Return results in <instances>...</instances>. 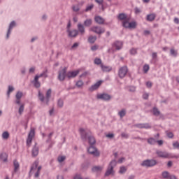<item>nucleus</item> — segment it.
Wrapping results in <instances>:
<instances>
[{
    "label": "nucleus",
    "mask_w": 179,
    "mask_h": 179,
    "mask_svg": "<svg viewBox=\"0 0 179 179\" xmlns=\"http://www.w3.org/2000/svg\"><path fill=\"white\" fill-rule=\"evenodd\" d=\"M167 136L168 138H174V134H173V132H169L167 133Z\"/></svg>",
    "instance_id": "052dcab7"
},
{
    "label": "nucleus",
    "mask_w": 179,
    "mask_h": 179,
    "mask_svg": "<svg viewBox=\"0 0 179 179\" xmlns=\"http://www.w3.org/2000/svg\"><path fill=\"white\" fill-rule=\"evenodd\" d=\"M103 169L104 166H95L92 167V171L93 173H101Z\"/></svg>",
    "instance_id": "2eb2a0df"
},
{
    "label": "nucleus",
    "mask_w": 179,
    "mask_h": 179,
    "mask_svg": "<svg viewBox=\"0 0 179 179\" xmlns=\"http://www.w3.org/2000/svg\"><path fill=\"white\" fill-rule=\"evenodd\" d=\"M35 134H36V131H34V129H31L27 138V146L28 148H30L31 146V142H33V138H34Z\"/></svg>",
    "instance_id": "7ed1b4c3"
},
{
    "label": "nucleus",
    "mask_w": 179,
    "mask_h": 179,
    "mask_svg": "<svg viewBox=\"0 0 179 179\" xmlns=\"http://www.w3.org/2000/svg\"><path fill=\"white\" fill-rule=\"evenodd\" d=\"M170 54L171 55H172V57H177L178 52H177V50H175L174 48H171L170 50Z\"/></svg>",
    "instance_id": "79ce46f5"
},
{
    "label": "nucleus",
    "mask_w": 179,
    "mask_h": 179,
    "mask_svg": "<svg viewBox=\"0 0 179 179\" xmlns=\"http://www.w3.org/2000/svg\"><path fill=\"white\" fill-rule=\"evenodd\" d=\"M78 29L79 33H80V34L82 36H83V34H85V26H83V24L79 23V24H78Z\"/></svg>",
    "instance_id": "5701e85b"
},
{
    "label": "nucleus",
    "mask_w": 179,
    "mask_h": 179,
    "mask_svg": "<svg viewBox=\"0 0 179 179\" xmlns=\"http://www.w3.org/2000/svg\"><path fill=\"white\" fill-rule=\"evenodd\" d=\"M101 83H103V80L97 81L95 84L89 88L90 92H94V90H97V89L101 86Z\"/></svg>",
    "instance_id": "9b49d317"
},
{
    "label": "nucleus",
    "mask_w": 179,
    "mask_h": 179,
    "mask_svg": "<svg viewBox=\"0 0 179 179\" xmlns=\"http://www.w3.org/2000/svg\"><path fill=\"white\" fill-rule=\"evenodd\" d=\"M168 179H177L174 175H169V177Z\"/></svg>",
    "instance_id": "774afa93"
},
{
    "label": "nucleus",
    "mask_w": 179,
    "mask_h": 179,
    "mask_svg": "<svg viewBox=\"0 0 179 179\" xmlns=\"http://www.w3.org/2000/svg\"><path fill=\"white\" fill-rule=\"evenodd\" d=\"M48 70L45 69V71H43L41 74L39 75H36L35 76H37L38 79H40V78H48Z\"/></svg>",
    "instance_id": "4be33fe9"
},
{
    "label": "nucleus",
    "mask_w": 179,
    "mask_h": 179,
    "mask_svg": "<svg viewBox=\"0 0 179 179\" xmlns=\"http://www.w3.org/2000/svg\"><path fill=\"white\" fill-rule=\"evenodd\" d=\"M67 68L64 67L63 69L59 71V74H58V79L59 80H60V82H64V80H65V78H67V73H66V71H67Z\"/></svg>",
    "instance_id": "423d86ee"
},
{
    "label": "nucleus",
    "mask_w": 179,
    "mask_h": 179,
    "mask_svg": "<svg viewBox=\"0 0 179 179\" xmlns=\"http://www.w3.org/2000/svg\"><path fill=\"white\" fill-rule=\"evenodd\" d=\"M72 9L73 12H79V10H80V8H79V6H73Z\"/></svg>",
    "instance_id": "de8ad7c7"
},
{
    "label": "nucleus",
    "mask_w": 179,
    "mask_h": 179,
    "mask_svg": "<svg viewBox=\"0 0 179 179\" xmlns=\"http://www.w3.org/2000/svg\"><path fill=\"white\" fill-rule=\"evenodd\" d=\"M32 83L36 89H38V87H41V83L40 81H38V77L35 76L34 80L32 81Z\"/></svg>",
    "instance_id": "f3484780"
},
{
    "label": "nucleus",
    "mask_w": 179,
    "mask_h": 179,
    "mask_svg": "<svg viewBox=\"0 0 179 179\" xmlns=\"http://www.w3.org/2000/svg\"><path fill=\"white\" fill-rule=\"evenodd\" d=\"M155 19H156V14L155 13L148 14L146 17L147 22H153Z\"/></svg>",
    "instance_id": "aec40b11"
},
{
    "label": "nucleus",
    "mask_w": 179,
    "mask_h": 179,
    "mask_svg": "<svg viewBox=\"0 0 179 179\" xmlns=\"http://www.w3.org/2000/svg\"><path fill=\"white\" fill-rule=\"evenodd\" d=\"M101 69L103 72H111V71H113V68H111V66H105L104 64H101Z\"/></svg>",
    "instance_id": "412c9836"
},
{
    "label": "nucleus",
    "mask_w": 179,
    "mask_h": 179,
    "mask_svg": "<svg viewBox=\"0 0 179 179\" xmlns=\"http://www.w3.org/2000/svg\"><path fill=\"white\" fill-rule=\"evenodd\" d=\"M93 8H94V5H93V4L87 6L85 9V12H89V10H92V9H93Z\"/></svg>",
    "instance_id": "09e8293b"
},
{
    "label": "nucleus",
    "mask_w": 179,
    "mask_h": 179,
    "mask_svg": "<svg viewBox=\"0 0 179 179\" xmlns=\"http://www.w3.org/2000/svg\"><path fill=\"white\" fill-rule=\"evenodd\" d=\"M16 27V22L15 21H12L10 23V25L8 27V30H10L11 31L12 29H13V27Z\"/></svg>",
    "instance_id": "58836bf2"
},
{
    "label": "nucleus",
    "mask_w": 179,
    "mask_h": 179,
    "mask_svg": "<svg viewBox=\"0 0 179 179\" xmlns=\"http://www.w3.org/2000/svg\"><path fill=\"white\" fill-rule=\"evenodd\" d=\"M13 90H15V88H13V86L9 85L8 90L7 92V95L8 97H9V96H10V93H12V92H13Z\"/></svg>",
    "instance_id": "37998d69"
},
{
    "label": "nucleus",
    "mask_w": 179,
    "mask_h": 179,
    "mask_svg": "<svg viewBox=\"0 0 179 179\" xmlns=\"http://www.w3.org/2000/svg\"><path fill=\"white\" fill-rule=\"evenodd\" d=\"M67 33H69V37H76V36L79 34V31L77 29H74L73 31L67 29Z\"/></svg>",
    "instance_id": "6ab92c4d"
},
{
    "label": "nucleus",
    "mask_w": 179,
    "mask_h": 179,
    "mask_svg": "<svg viewBox=\"0 0 179 179\" xmlns=\"http://www.w3.org/2000/svg\"><path fill=\"white\" fill-rule=\"evenodd\" d=\"M173 146L174 149H179V143H178V141H176V142L173 143Z\"/></svg>",
    "instance_id": "5fc2aeb1"
},
{
    "label": "nucleus",
    "mask_w": 179,
    "mask_h": 179,
    "mask_svg": "<svg viewBox=\"0 0 179 179\" xmlns=\"http://www.w3.org/2000/svg\"><path fill=\"white\" fill-rule=\"evenodd\" d=\"M59 163H62V162H64L65 161V157H59L57 159Z\"/></svg>",
    "instance_id": "0e129e2a"
},
{
    "label": "nucleus",
    "mask_w": 179,
    "mask_h": 179,
    "mask_svg": "<svg viewBox=\"0 0 179 179\" xmlns=\"http://www.w3.org/2000/svg\"><path fill=\"white\" fill-rule=\"evenodd\" d=\"M94 20H95L96 23H97L98 24H104V22H106L104 18H103V17L99 16V15L96 16L94 17Z\"/></svg>",
    "instance_id": "a211bd4d"
},
{
    "label": "nucleus",
    "mask_w": 179,
    "mask_h": 179,
    "mask_svg": "<svg viewBox=\"0 0 179 179\" xmlns=\"http://www.w3.org/2000/svg\"><path fill=\"white\" fill-rule=\"evenodd\" d=\"M136 88L134 86L129 87V92H136Z\"/></svg>",
    "instance_id": "13d9d810"
},
{
    "label": "nucleus",
    "mask_w": 179,
    "mask_h": 179,
    "mask_svg": "<svg viewBox=\"0 0 179 179\" xmlns=\"http://www.w3.org/2000/svg\"><path fill=\"white\" fill-rule=\"evenodd\" d=\"M162 177L164 179H169V178L170 177V173L167 171H164L162 173Z\"/></svg>",
    "instance_id": "a19ab883"
},
{
    "label": "nucleus",
    "mask_w": 179,
    "mask_h": 179,
    "mask_svg": "<svg viewBox=\"0 0 179 179\" xmlns=\"http://www.w3.org/2000/svg\"><path fill=\"white\" fill-rule=\"evenodd\" d=\"M143 34H144V36H149V34H150V31H149V30H145V31H143Z\"/></svg>",
    "instance_id": "69168bd1"
},
{
    "label": "nucleus",
    "mask_w": 179,
    "mask_h": 179,
    "mask_svg": "<svg viewBox=\"0 0 179 179\" xmlns=\"http://www.w3.org/2000/svg\"><path fill=\"white\" fill-rule=\"evenodd\" d=\"M137 52H138V51H137V50L135 49V48H131V49L130 50V54H131V55H135L136 54H137Z\"/></svg>",
    "instance_id": "864d4df0"
},
{
    "label": "nucleus",
    "mask_w": 179,
    "mask_h": 179,
    "mask_svg": "<svg viewBox=\"0 0 179 179\" xmlns=\"http://www.w3.org/2000/svg\"><path fill=\"white\" fill-rule=\"evenodd\" d=\"M98 49H99V46H97L96 45L91 47L92 51H96V50H98Z\"/></svg>",
    "instance_id": "680f3d73"
},
{
    "label": "nucleus",
    "mask_w": 179,
    "mask_h": 179,
    "mask_svg": "<svg viewBox=\"0 0 179 179\" xmlns=\"http://www.w3.org/2000/svg\"><path fill=\"white\" fill-rule=\"evenodd\" d=\"M92 19H87L85 22H84V26H85V27H90V26H92Z\"/></svg>",
    "instance_id": "7c9ffc66"
},
{
    "label": "nucleus",
    "mask_w": 179,
    "mask_h": 179,
    "mask_svg": "<svg viewBox=\"0 0 179 179\" xmlns=\"http://www.w3.org/2000/svg\"><path fill=\"white\" fill-rule=\"evenodd\" d=\"M15 97L16 99H22V97H23V93L22 92H17Z\"/></svg>",
    "instance_id": "a18cd8bd"
},
{
    "label": "nucleus",
    "mask_w": 179,
    "mask_h": 179,
    "mask_svg": "<svg viewBox=\"0 0 179 179\" xmlns=\"http://www.w3.org/2000/svg\"><path fill=\"white\" fill-rule=\"evenodd\" d=\"M40 171H41V166H38V168H37V171H36V173H35V177H39V176H40Z\"/></svg>",
    "instance_id": "3c124183"
},
{
    "label": "nucleus",
    "mask_w": 179,
    "mask_h": 179,
    "mask_svg": "<svg viewBox=\"0 0 179 179\" xmlns=\"http://www.w3.org/2000/svg\"><path fill=\"white\" fill-rule=\"evenodd\" d=\"M156 164H157L156 160L147 159L141 164V166H143L144 167H153V166H156Z\"/></svg>",
    "instance_id": "1a4fd4ad"
},
{
    "label": "nucleus",
    "mask_w": 179,
    "mask_h": 179,
    "mask_svg": "<svg viewBox=\"0 0 179 179\" xmlns=\"http://www.w3.org/2000/svg\"><path fill=\"white\" fill-rule=\"evenodd\" d=\"M57 106L58 107H59V108H62L64 107V100H62V99H59L57 101Z\"/></svg>",
    "instance_id": "e433bc0d"
},
{
    "label": "nucleus",
    "mask_w": 179,
    "mask_h": 179,
    "mask_svg": "<svg viewBox=\"0 0 179 179\" xmlns=\"http://www.w3.org/2000/svg\"><path fill=\"white\" fill-rule=\"evenodd\" d=\"M112 47L118 51L122 48V42L116 41L112 44Z\"/></svg>",
    "instance_id": "f8f14e48"
},
{
    "label": "nucleus",
    "mask_w": 179,
    "mask_h": 179,
    "mask_svg": "<svg viewBox=\"0 0 179 179\" xmlns=\"http://www.w3.org/2000/svg\"><path fill=\"white\" fill-rule=\"evenodd\" d=\"M96 98L99 100H103V101H110L112 96L107 93H102L97 94Z\"/></svg>",
    "instance_id": "0eeeda50"
},
{
    "label": "nucleus",
    "mask_w": 179,
    "mask_h": 179,
    "mask_svg": "<svg viewBox=\"0 0 179 179\" xmlns=\"http://www.w3.org/2000/svg\"><path fill=\"white\" fill-rule=\"evenodd\" d=\"M94 63L95 64V65H100V66L103 65V63L101 62V59L97 57L94 59Z\"/></svg>",
    "instance_id": "72a5a7b5"
},
{
    "label": "nucleus",
    "mask_w": 179,
    "mask_h": 179,
    "mask_svg": "<svg viewBox=\"0 0 179 179\" xmlns=\"http://www.w3.org/2000/svg\"><path fill=\"white\" fill-rule=\"evenodd\" d=\"M152 82H150V81H148L147 83H146V86H147V87H148L149 89H150V87H152Z\"/></svg>",
    "instance_id": "bf43d9fd"
},
{
    "label": "nucleus",
    "mask_w": 179,
    "mask_h": 179,
    "mask_svg": "<svg viewBox=\"0 0 179 179\" xmlns=\"http://www.w3.org/2000/svg\"><path fill=\"white\" fill-rule=\"evenodd\" d=\"M91 134L92 132L86 131L83 128L80 129V135L81 136L82 141L86 142V141L88 139V143L90 144V146H93V145H96V138Z\"/></svg>",
    "instance_id": "f257e3e1"
},
{
    "label": "nucleus",
    "mask_w": 179,
    "mask_h": 179,
    "mask_svg": "<svg viewBox=\"0 0 179 179\" xmlns=\"http://www.w3.org/2000/svg\"><path fill=\"white\" fill-rule=\"evenodd\" d=\"M78 47H79V43H75L71 46V50H75V48H78Z\"/></svg>",
    "instance_id": "4d7b16f0"
},
{
    "label": "nucleus",
    "mask_w": 179,
    "mask_h": 179,
    "mask_svg": "<svg viewBox=\"0 0 179 179\" xmlns=\"http://www.w3.org/2000/svg\"><path fill=\"white\" fill-rule=\"evenodd\" d=\"M13 166H14V173H17V170H19V162H17V161L15 160L13 162Z\"/></svg>",
    "instance_id": "473e14b6"
},
{
    "label": "nucleus",
    "mask_w": 179,
    "mask_h": 179,
    "mask_svg": "<svg viewBox=\"0 0 179 179\" xmlns=\"http://www.w3.org/2000/svg\"><path fill=\"white\" fill-rule=\"evenodd\" d=\"M51 93H52L51 89H49L46 92V98H45L46 104H48L50 101V99L51 98Z\"/></svg>",
    "instance_id": "393cba45"
},
{
    "label": "nucleus",
    "mask_w": 179,
    "mask_h": 179,
    "mask_svg": "<svg viewBox=\"0 0 179 179\" xmlns=\"http://www.w3.org/2000/svg\"><path fill=\"white\" fill-rule=\"evenodd\" d=\"M152 58L153 62H157V52H154L152 53Z\"/></svg>",
    "instance_id": "c9c22d12"
},
{
    "label": "nucleus",
    "mask_w": 179,
    "mask_h": 179,
    "mask_svg": "<svg viewBox=\"0 0 179 179\" xmlns=\"http://www.w3.org/2000/svg\"><path fill=\"white\" fill-rule=\"evenodd\" d=\"M136 128H140V129H150L152 128V126L149 124V123H140V124H136L134 125Z\"/></svg>",
    "instance_id": "9d476101"
},
{
    "label": "nucleus",
    "mask_w": 179,
    "mask_h": 179,
    "mask_svg": "<svg viewBox=\"0 0 179 179\" xmlns=\"http://www.w3.org/2000/svg\"><path fill=\"white\" fill-rule=\"evenodd\" d=\"M37 166H38V161H36L31 167V173L33 172L34 170H36L37 169Z\"/></svg>",
    "instance_id": "f704fd0d"
},
{
    "label": "nucleus",
    "mask_w": 179,
    "mask_h": 179,
    "mask_svg": "<svg viewBox=\"0 0 179 179\" xmlns=\"http://www.w3.org/2000/svg\"><path fill=\"white\" fill-rule=\"evenodd\" d=\"M90 31L96 34H103V33H106V29L104 28L98 26L91 27Z\"/></svg>",
    "instance_id": "6e6552de"
},
{
    "label": "nucleus",
    "mask_w": 179,
    "mask_h": 179,
    "mask_svg": "<svg viewBox=\"0 0 179 179\" xmlns=\"http://www.w3.org/2000/svg\"><path fill=\"white\" fill-rule=\"evenodd\" d=\"M106 138H109L110 139H113L114 138V134H108L106 135Z\"/></svg>",
    "instance_id": "e2e57ef3"
},
{
    "label": "nucleus",
    "mask_w": 179,
    "mask_h": 179,
    "mask_svg": "<svg viewBox=\"0 0 179 179\" xmlns=\"http://www.w3.org/2000/svg\"><path fill=\"white\" fill-rule=\"evenodd\" d=\"M38 155V148L36 146H34L32 149V156L36 157V156Z\"/></svg>",
    "instance_id": "c85d7f7f"
},
{
    "label": "nucleus",
    "mask_w": 179,
    "mask_h": 179,
    "mask_svg": "<svg viewBox=\"0 0 179 179\" xmlns=\"http://www.w3.org/2000/svg\"><path fill=\"white\" fill-rule=\"evenodd\" d=\"M156 153L159 157H170V154H169L166 151L163 152V151H160V150H157L156 151Z\"/></svg>",
    "instance_id": "ddd939ff"
},
{
    "label": "nucleus",
    "mask_w": 179,
    "mask_h": 179,
    "mask_svg": "<svg viewBox=\"0 0 179 179\" xmlns=\"http://www.w3.org/2000/svg\"><path fill=\"white\" fill-rule=\"evenodd\" d=\"M78 75H79V71H69L67 73V78L68 79H72L73 78H76Z\"/></svg>",
    "instance_id": "4468645a"
},
{
    "label": "nucleus",
    "mask_w": 179,
    "mask_h": 179,
    "mask_svg": "<svg viewBox=\"0 0 179 179\" xmlns=\"http://www.w3.org/2000/svg\"><path fill=\"white\" fill-rule=\"evenodd\" d=\"M147 142L149 143V145H156L157 140L154 138H148Z\"/></svg>",
    "instance_id": "c756f323"
},
{
    "label": "nucleus",
    "mask_w": 179,
    "mask_h": 179,
    "mask_svg": "<svg viewBox=\"0 0 179 179\" xmlns=\"http://www.w3.org/2000/svg\"><path fill=\"white\" fill-rule=\"evenodd\" d=\"M118 115H120V118H124L127 115V110L125 108L122 109L118 112Z\"/></svg>",
    "instance_id": "cd10ccee"
},
{
    "label": "nucleus",
    "mask_w": 179,
    "mask_h": 179,
    "mask_svg": "<svg viewBox=\"0 0 179 179\" xmlns=\"http://www.w3.org/2000/svg\"><path fill=\"white\" fill-rule=\"evenodd\" d=\"M128 73V66H123L118 71V76L120 79H124L127 74Z\"/></svg>",
    "instance_id": "20e7f679"
},
{
    "label": "nucleus",
    "mask_w": 179,
    "mask_h": 179,
    "mask_svg": "<svg viewBox=\"0 0 179 179\" xmlns=\"http://www.w3.org/2000/svg\"><path fill=\"white\" fill-rule=\"evenodd\" d=\"M2 138H3V139H8L9 138V132L4 131L2 134Z\"/></svg>",
    "instance_id": "c03bdc74"
},
{
    "label": "nucleus",
    "mask_w": 179,
    "mask_h": 179,
    "mask_svg": "<svg viewBox=\"0 0 179 179\" xmlns=\"http://www.w3.org/2000/svg\"><path fill=\"white\" fill-rule=\"evenodd\" d=\"M96 40H97V36H90L88 38V42H90V44H94Z\"/></svg>",
    "instance_id": "a878e982"
},
{
    "label": "nucleus",
    "mask_w": 179,
    "mask_h": 179,
    "mask_svg": "<svg viewBox=\"0 0 179 179\" xmlns=\"http://www.w3.org/2000/svg\"><path fill=\"white\" fill-rule=\"evenodd\" d=\"M23 111H24V104H22L20 108H19V115H22V114L23 113Z\"/></svg>",
    "instance_id": "ea45409f"
},
{
    "label": "nucleus",
    "mask_w": 179,
    "mask_h": 179,
    "mask_svg": "<svg viewBox=\"0 0 179 179\" xmlns=\"http://www.w3.org/2000/svg\"><path fill=\"white\" fill-rule=\"evenodd\" d=\"M115 166H117V161L115 160L112 161L109 164L106 172L105 173V177H108L109 176H114V167H115Z\"/></svg>",
    "instance_id": "f03ea898"
},
{
    "label": "nucleus",
    "mask_w": 179,
    "mask_h": 179,
    "mask_svg": "<svg viewBox=\"0 0 179 179\" xmlns=\"http://www.w3.org/2000/svg\"><path fill=\"white\" fill-rule=\"evenodd\" d=\"M143 69L144 73H147L149 71V65L148 64L144 65Z\"/></svg>",
    "instance_id": "49530a36"
},
{
    "label": "nucleus",
    "mask_w": 179,
    "mask_h": 179,
    "mask_svg": "<svg viewBox=\"0 0 179 179\" xmlns=\"http://www.w3.org/2000/svg\"><path fill=\"white\" fill-rule=\"evenodd\" d=\"M152 114L153 115H155V117H159V115H160L162 113L159 108H157V107H154L152 108Z\"/></svg>",
    "instance_id": "b1692460"
},
{
    "label": "nucleus",
    "mask_w": 179,
    "mask_h": 179,
    "mask_svg": "<svg viewBox=\"0 0 179 179\" xmlns=\"http://www.w3.org/2000/svg\"><path fill=\"white\" fill-rule=\"evenodd\" d=\"M125 171H127V168L125 166L120 167V169L119 171V173H120V174H124Z\"/></svg>",
    "instance_id": "8fccbe9b"
},
{
    "label": "nucleus",
    "mask_w": 179,
    "mask_h": 179,
    "mask_svg": "<svg viewBox=\"0 0 179 179\" xmlns=\"http://www.w3.org/2000/svg\"><path fill=\"white\" fill-rule=\"evenodd\" d=\"M83 81L82 80H78L77 83H76V86L77 87H82V86H83Z\"/></svg>",
    "instance_id": "603ef678"
},
{
    "label": "nucleus",
    "mask_w": 179,
    "mask_h": 179,
    "mask_svg": "<svg viewBox=\"0 0 179 179\" xmlns=\"http://www.w3.org/2000/svg\"><path fill=\"white\" fill-rule=\"evenodd\" d=\"M136 27V22H129V29H135Z\"/></svg>",
    "instance_id": "4c0bfd02"
},
{
    "label": "nucleus",
    "mask_w": 179,
    "mask_h": 179,
    "mask_svg": "<svg viewBox=\"0 0 179 179\" xmlns=\"http://www.w3.org/2000/svg\"><path fill=\"white\" fill-rule=\"evenodd\" d=\"M157 143H158L159 146H162L164 143L163 140H157Z\"/></svg>",
    "instance_id": "338daca9"
},
{
    "label": "nucleus",
    "mask_w": 179,
    "mask_h": 179,
    "mask_svg": "<svg viewBox=\"0 0 179 179\" xmlns=\"http://www.w3.org/2000/svg\"><path fill=\"white\" fill-rule=\"evenodd\" d=\"M38 97L42 103H44L45 97L44 96V94H43V93H41V92L40 91H38Z\"/></svg>",
    "instance_id": "2f4dec72"
},
{
    "label": "nucleus",
    "mask_w": 179,
    "mask_h": 179,
    "mask_svg": "<svg viewBox=\"0 0 179 179\" xmlns=\"http://www.w3.org/2000/svg\"><path fill=\"white\" fill-rule=\"evenodd\" d=\"M122 26L124 27V29H129V18L122 21Z\"/></svg>",
    "instance_id": "bb28decb"
},
{
    "label": "nucleus",
    "mask_w": 179,
    "mask_h": 179,
    "mask_svg": "<svg viewBox=\"0 0 179 179\" xmlns=\"http://www.w3.org/2000/svg\"><path fill=\"white\" fill-rule=\"evenodd\" d=\"M54 135V132H51L48 135V139L46 141V142H51V138Z\"/></svg>",
    "instance_id": "6e6d98bb"
},
{
    "label": "nucleus",
    "mask_w": 179,
    "mask_h": 179,
    "mask_svg": "<svg viewBox=\"0 0 179 179\" xmlns=\"http://www.w3.org/2000/svg\"><path fill=\"white\" fill-rule=\"evenodd\" d=\"M87 152L90 155H92V156H95L96 157H99V156H100V152L93 145H90L87 149Z\"/></svg>",
    "instance_id": "39448f33"
},
{
    "label": "nucleus",
    "mask_w": 179,
    "mask_h": 179,
    "mask_svg": "<svg viewBox=\"0 0 179 179\" xmlns=\"http://www.w3.org/2000/svg\"><path fill=\"white\" fill-rule=\"evenodd\" d=\"M117 19H118V20H120L121 22H124L125 20H127L129 18L128 17V15H127L126 13H122L117 15Z\"/></svg>",
    "instance_id": "dca6fc26"
}]
</instances>
